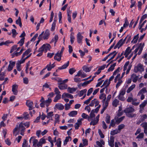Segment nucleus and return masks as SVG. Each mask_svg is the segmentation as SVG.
<instances>
[{
    "label": "nucleus",
    "mask_w": 147,
    "mask_h": 147,
    "mask_svg": "<svg viewBox=\"0 0 147 147\" xmlns=\"http://www.w3.org/2000/svg\"><path fill=\"white\" fill-rule=\"evenodd\" d=\"M31 51V50L30 49H27L24 53L22 55V57L21 59H23L25 56L28 55L30 53Z\"/></svg>",
    "instance_id": "obj_24"
},
{
    "label": "nucleus",
    "mask_w": 147,
    "mask_h": 147,
    "mask_svg": "<svg viewBox=\"0 0 147 147\" xmlns=\"http://www.w3.org/2000/svg\"><path fill=\"white\" fill-rule=\"evenodd\" d=\"M26 104L29 107V110H32L33 109V103L32 102L27 101Z\"/></svg>",
    "instance_id": "obj_13"
},
{
    "label": "nucleus",
    "mask_w": 147,
    "mask_h": 147,
    "mask_svg": "<svg viewBox=\"0 0 147 147\" xmlns=\"http://www.w3.org/2000/svg\"><path fill=\"white\" fill-rule=\"evenodd\" d=\"M51 99L49 98H48V99L46 100L45 102L46 106L48 107L49 105V104L51 102Z\"/></svg>",
    "instance_id": "obj_35"
},
{
    "label": "nucleus",
    "mask_w": 147,
    "mask_h": 147,
    "mask_svg": "<svg viewBox=\"0 0 147 147\" xmlns=\"http://www.w3.org/2000/svg\"><path fill=\"white\" fill-rule=\"evenodd\" d=\"M119 130V125L118 126V130H115L113 131H111V135L113 136L117 134V133L119 132L118 131Z\"/></svg>",
    "instance_id": "obj_34"
},
{
    "label": "nucleus",
    "mask_w": 147,
    "mask_h": 147,
    "mask_svg": "<svg viewBox=\"0 0 147 147\" xmlns=\"http://www.w3.org/2000/svg\"><path fill=\"white\" fill-rule=\"evenodd\" d=\"M99 134L100 135V137L101 138H104L105 137L104 135L100 129H99L98 131Z\"/></svg>",
    "instance_id": "obj_53"
},
{
    "label": "nucleus",
    "mask_w": 147,
    "mask_h": 147,
    "mask_svg": "<svg viewBox=\"0 0 147 147\" xmlns=\"http://www.w3.org/2000/svg\"><path fill=\"white\" fill-rule=\"evenodd\" d=\"M73 34L74 33L72 32L70 34V41L71 44H72L74 43V40L75 39V38Z\"/></svg>",
    "instance_id": "obj_42"
},
{
    "label": "nucleus",
    "mask_w": 147,
    "mask_h": 147,
    "mask_svg": "<svg viewBox=\"0 0 147 147\" xmlns=\"http://www.w3.org/2000/svg\"><path fill=\"white\" fill-rule=\"evenodd\" d=\"M69 138H71V137L70 136L67 137H66L65 139L64 142V144H66L67 142L69 141Z\"/></svg>",
    "instance_id": "obj_60"
},
{
    "label": "nucleus",
    "mask_w": 147,
    "mask_h": 147,
    "mask_svg": "<svg viewBox=\"0 0 147 147\" xmlns=\"http://www.w3.org/2000/svg\"><path fill=\"white\" fill-rule=\"evenodd\" d=\"M102 95H104L105 96V98H104V99H103V100H102V102L103 103H104L105 102V100L106 99V95L104 93H102L100 95V96H99V98L100 99H103V98H102Z\"/></svg>",
    "instance_id": "obj_40"
},
{
    "label": "nucleus",
    "mask_w": 147,
    "mask_h": 147,
    "mask_svg": "<svg viewBox=\"0 0 147 147\" xmlns=\"http://www.w3.org/2000/svg\"><path fill=\"white\" fill-rule=\"evenodd\" d=\"M25 38H21L20 40L18 42V44H20V46H22L24 42Z\"/></svg>",
    "instance_id": "obj_38"
},
{
    "label": "nucleus",
    "mask_w": 147,
    "mask_h": 147,
    "mask_svg": "<svg viewBox=\"0 0 147 147\" xmlns=\"http://www.w3.org/2000/svg\"><path fill=\"white\" fill-rule=\"evenodd\" d=\"M119 102V101L117 99H115L113 102L112 105H113L115 107H116L117 105H118Z\"/></svg>",
    "instance_id": "obj_37"
},
{
    "label": "nucleus",
    "mask_w": 147,
    "mask_h": 147,
    "mask_svg": "<svg viewBox=\"0 0 147 147\" xmlns=\"http://www.w3.org/2000/svg\"><path fill=\"white\" fill-rule=\"evenodd\" d=\"M147 116L146 114H144L142 116H141L140 117L141 121H144V119H146L147 118Z\"/></svg>",
    "instance_id": "obj_57"
},
{
    "label": "nucleus",
    "mask_w": 147,
    "mask_h": 147,
    "mask_svg": "<svg viewBox=\"0 0 147 147\" xmlns=\"http://www.w3.org/2000/svg\"><path fill=\"white\" fill-rule=\"evenodd\" d=\"M56 108L59 110H62L64 109V106L60 103L57 104L55 105Z\"/></svg>",
    "instance_id": "obj_25"
},
{
    "label": "nucleus",
    "mask_w": 147,
    "mask_h": 147,
    "mask_svg": "<svg viewBox=\"0 0 147 147\" xmlns=\"http://www.w3.org/2000/svg\"><path fill=\"white\" fill-rule=\"evenodd\" d=\"M69 61H68L66 63L64 64L62 66L63 69H66L69 66Z\"/></svg>",
    "instance_id": "obj_61"
},
{
    "label": "nucleus",
    "mask_w": 147,
    "mask_h": 147,
    "mask_svg": "<svg viewBox=\"0 0 147 147\" xmlns=\"http://www.w3.org/2000/svg\"><path fill=\"white\" fill-rule=\"evenodd\" d=\"M65 97H67L71 99H72L74 98L73 96L71 94L66 93H64L62 96V98H64Z\"/></svg>",
    "instance_id": "obj_11"
},
{
    "label": "nucleus",
    "mask_w": 147,
    "mask_h": 147,
    "mask_svg": "<svg viewBox=\"0 0 147 147\" xmlns=\"http://www.w3.org/2000/svg\"><path fill=\"white\" fill-rule=\"evenodd\" d=\"M82 69L83 70L86 72H89L90 71V69L89 68L86 66H83Z\"/></svg>",
    "instance_id": "obj_46"
},
{
    "label": "nucleus",
    "mask_w": 147,
    "mask_h": 147,
    "mask_svg": "<svg viewBox=\"0 0 147 147\" xmlns=\"http://www.w3.org/2000/svg\"><path fill=\"white\" fill-rule=\"evenodd\" d=\"M141 125L144 128V129H147V123H143L141 124Z\"/></svg>",
    "instance_id": "obj_59"
},
{
    "label": "nucleus",
    "mask_w": 147,
    "mask_h": 147,
    "mask_svg": "<svg viewBox=\"0 0 147 147\" xmlns=\"http://www.w3.org/2000/svg\"><path fill=\"white\" fill-rule=\"evenodd\" d=\"M87 91V90L85 89L83 90H81L80 92L79 96L81 97L84 94L86 93Z\"/></svg>",
    "instance_id": "obj_45"
},
{
    "label": "nucleus",
    "mask_w": 147,
    "mask_h": 147,
    "mask_svg": "<svg viewBox=\"0 0 147 147\" xmlns=\"http://www.w3.org/2000/svg\"><path fill=\"white\" fill-rule=\"evenodd\" d=\"M77 88H71L70 87H69L67 88V91L68 92L70 93H72L76 90Z\"/></svg>",
    "instance_id": "obj_27"
},
{
    "label": "nucleus",
    "mask_w": 147,
    "mask_h": 147,
    "mask_svg": "<svg viewBox=\"0 0 147 147\" xmlns=\"http://www.w3.org/2000/svg\"><path fill=\"white\" fill-rule=\"evenodd\" d=\"M135 47V46H133L131 49H130V47H128L127 48L124 53V55L125 57H127L129 53L131 52V50L134 49Z\"/></svg>",
    "instance_id": "obj_7"
},
{
    "label": "nucleus",
    "mask_w": 147,
    "mask_h": 147,
    "mask_svg": "<svg viewBox=\"0 0 147 147\" xmlns=\"http://www.w3.org/2000/svg\"><path fill=\"white\" fill-rule=\"evenodd\" d=\"M88 115L84 113H83L82 115V117L83 118L85 119H87V118L88 117Z\"/></svg>",
    "instance_id": "obj_62"
},
{
    "label": "nucleus",
    "mask_w": 147,
    "mask_h": 147,
    "mask_svg": "<svg viewBox=\"0 0 147 147\" xmlns=\"http://www.w3.org/2000/svg\"><path fill=\"white\" fill-rule=\"evenodd\" d=\"M144 133H141L136 137V138L138 139V140L143 138L144 136Z\"/></svg>",
    "instance_id": "obj_51"
},
{
    "label": "nucleus",
    "mask_w": 147,
    "mask_h": 147,
    "mask_svg": "<svg viewBox=\"0 0 147 147\" xmlns=\"http://www.w3.org/2000/svg\"><path fill=\"white\" fill-rule=\"evenodd\" d=\"M43 47L44 49V51L45 52H47V50H50L51 48V46L49 44H44Z\"/></svg>",
    "instance_id": "obj_15"
},
{
    "label": "nucleus",
    "mask_w": 147,
    "mask_h": 147,
    "mask_svg": "<svg viewBox=\"0 0 147 147\" xmlns=\"http://www.w3.org/2000/svg\"><path fill=\"white\" fill-rule=\"evenodd\" d=\"M18 85L16 84H14L12 86V91L14 95H16L17 94L18 91L17 89L18 88Z\"/></svg>",
    "instance_id": "obj_12"
},
{
    "label": "nucleus",
    "mask_w": 147,
    "mask_h": 147,
    "mask_svg": "<svg viewBox=\"0 0 147 147\" xmlns=\"http://www.w3.org/2000/svg\"><path fill=\"white\" fill-rule=\"evenodd\" d=\"M147 104V100H144V102L140 105V112L141 113L142 112V111L144 110V107Z\"/></svg>",
    "instance_id": "obj_8"
},
{
    "label": "nucleus",
    "mask_w": 147,
    "mask_h": 147,
    "mask_svg": "<svg viewBox=\"0 0 147 147\" xmlns=\"http://www.w3.org/2000/svg\"><path fill=\"white\" fill-rule=\"evenodd\" d=\"M134 111V109L132 107H129L126 108L124 112L126 113L127 115L129 117H132L134 115L131 113Z\"/></svg>",
    "instance_id": "obj_2"
},
{
    "label": "nucleus",
    "mask_w": 147,
    "mask_h": 147,
    "mask_svg": "<svg viewBox=\"0 0 147 147\" xmlns=\"http://www.w3.org/2000/svg\"><path fill=\"white\" fill-rule=\"evenodd\" d=\"M83 38V36L81 35L80 32H79L77 35V42L78 43L82 42V40Z\"/></svg>",
    "instance_id": "obj_16"
},
{
    "label": "nucleus",
    "mask_w": 147,
    "mask_h": 147,
    "mask_svg": "<svg viewBox=\"0 0 147 147\" xmlns=\"http://www.w3.org/2000/svg\"><path fill=\"white\" fill-rule=\"evenodd\" d=\"M61 97V95L59 94H57L56 97H55L53 101L54 102H57L58 100L60 99Z\"/></svg>",
    "instance_id": "obj_41"
},
{
    "label": "nucleus",
    "mask_w": 147,
    "mask_h": 147,
    "mask_svg": "<svg viewBox=\"0 0 147 147\" xmlns=\"http://www.w3.org/2000/svg\"><path fill=\"white\" fill-rule=\"evenodd\" d=\"M99 115H98L97 116H96V119L94 120L96 121V122H95V123H93V125H95L98 123V122L99 121Z\"/></svg>",
    "instance_id": "obj_52"
},
{
    "label": "nucleus",
    "mask_w": 147,
    "mask_h": 147,
    "mask_svg": "<svg viewBox=\"0 0 147 147\" xmlns=\"http://www.w3.org/2000/svg\"><path fill=\"white\" fill-rule=\"evenodd\" d=\"M132 105H138L140 103V102L137 101V99L136 98H134L132 102Z\"/></svg>",
    "instance_id": "obj_30"
},
{
    "label": "nucleus",
    "mask_w": 147,
    "mask_h": 147,
    "mask_svg": "<svg viewBox=\"0 0 147 147\" xmlns=\"http://www.w3.org/2000/svg\"><path fill=\"white\" fill-rule=\"evenodd\" d=\"M23 116L22 118H23V119H24L25 120H26L29 119V115L27 112H24V113L23 114Z\"/></svg>",
    "instance_id": "obj_32"
},
{
    "label": "nucleus",
    "mask_w": 147,
    "mask_h": 147,
    "mask_svg": "<svg viewBox=\"0 0 147 147\" xmlns=\"http://www.w3.org/2000/svg\"><path fill=\"white\" fill-rule=\"evenodd\" d=\"M62 55V54L59 53V51L55 54L54 57V59L57 60L58 61H60L61 60Z\"/></svg>",
    "instance_id": "obj_6"
},
{
    "label": "nucleus",
    "mask_w": 147,
    "mask_h": 147,
    "mask_svg": "<svg viewBox=\"0 0 147 147\" xmlns=\"http://www.w3.org/2000/svg\"><path fill=\"white\" fill-rule=\"evenodd\" d=\"M96 98H94L93 100H92L91 103L89 104V106L91 107H93L94 104H95V100H96Z\"/></svg>",
    "instance_id": "obj_54"
},
{
    "label": "nucleus",
    "mask_w": 147,
    "mask_h": 147,
    "mask_svg": "<svg viewBox=\"0 0 147 147\" xmlns=\"http://www.w3.org/2000/svg\"><path fill=\"white\" fill-rule=\"evenodd\" d=\"M129 25V22L127 19H125V22L123 24V27L126 28Z\"/></svg>",
    "instance_id": "obj_50"
},
{
    "label": "nucleus",
    "mask_w": 147,
    "mask_h": 147,
    "mask_svg": "<svg viewBox=\"0 0 147 147\" xmlns=\"http://www.w3.org/2000/svg\"><path fill=\"white\" fill-rule=\"evenodd\" d=\"M144 43H140V46L139 47L136 48L134 51V52L131 53V54H129V55H128L127 57H128V59H129L132 56L133 54H134V55L132 58V59H134L136 56L137 55V54L136 53L138 51L139 49V51L138 53V54L139 55H140L142 52V50L143 49V48L144 46Z\"/></svg>",
    "instance_id": "obj_1"
},
{
    "label": "nucleus",
    "mask_w": 147,
    "mask_h": 147,
    "mask_svg": "<svg viewBox=\"0 0 147 147\" xmlns=\"http://www.w3.org/2000/svg\"><path fill=\"white\" fill-rule=\"evenodd\" d=\"M70 105L68 104V103L65 104V110H69L70 108Z\"/></svg>",
    "instance_id": "obj_63"
},
{
    "label": "nucleus",
    "mask_w": 147,
    "mask_h": 147,
    "mask_svg": "<svg viewBox=\"0 0 147 147\" xmlns=\"http://www.w3.org/2000/svg\"><path fill=\"white\" fill-rule=\"evenodd\" d=\"M33 139V146L36 147L38 142V140H37L35 139V137L33 136L31 137L30 139L29 142L30 143H31V140Z\"/></svg>",
    "instance_id": "obj_10"
},
{
    "label": "nucleus",
    "mask_w": 147,
    "mask_h": 147,
    "mask_svg": "<svg viewBox=\"0 0 147 147\" xmlns=\"http://www.w3.org/2000/svg\"><path fill=\"white\" fill-rule=\"evenodd\" d=\"M53 115V112H50L48 113L47 114V117L48 119H49Z\"/></svg>",
    "instance_id": "obj_48"
},
{
    "label": "nucleus",
    "mask_w": 147,
    "mask_h": 147,
    "mask_svg": "<svg viewBox=\"0 0 147 147\" xmlns=\"http://www.w3.org/2000/svg\"><path fill=\"white\" fill-rule=\"evenodd\" d=\"M74 80L76 82H80L82 81L80 78H76V77L74 78Z\"/></svg>",
    "instance_id": "obj_58"
},
{
    "label": "nucleus",
    "mask_w": 147,
    "mask_h": 147,
    "mask_svg": "<svg viewBox=\"0 0 147 147\" xmlns=\"http://www.w3.org/2000/svg\"><path fill=\"white\" fill-rule=\"evenodd\" d=\"M144 70V68L143 65L141 64H138L135 67L134 69V71L135 72L138 71L142 72Z\"/></svg>",
    "instance_id": "obj_3"
},
{
    "label": "nucleus",
    "mask_w": 147,
    "mask_h": 147,
    "mask_svg": "<svg viewBox=\"0 0 147 147\" xmlns=\"http://www.w3.org/2000/svg\"><path fill=\"white\" fill-rule=\"evenodd\" d=\"M119 109L117 111V116H116L115 117L114 119L115 120L116 123L117 124H119Z\"/></svg>",
    "instance_id": "obj_21"
},
{
    "label": "nucleus",
    "mask_w": 147,
    "mask_h": 147,
    "mask_svg": "<svg viewBox=\"0 0 147 147\" xmlns=\"http://www.w3.org/2000/svg\"><path fill=\"white\" fill-rule=\"evenodd\" d=\"M117 75L115 77V78L114 80V82L115 83L117 82L118 81V82L116 85V88H117L119 87V74H117Z\"/></svg>",
    "instance_id": "obj_9"
},
{
    "label": "nucleus",
    "mask_w": 147,
    "mask_h": 147,
    "mask_svg": "<svg viewBox=\"0 0 147 147\" xmlns=\"http://www.w3.org/2000/svg\"><path fill=\"white\" fill-rule=\"evenodd\" d=\"M50 35V33L49 32V30L48 29L46 30L45 31L44 36H43V39L44 40L48 39Z\"/></svg>",
    "instance_id": "obj_18"
},
{
    "label": "nucleus",
    "mask_w": 147,
    "mask_h": 147,
    "mask_svg": "<svg viewBox=\"0 0 147 147\" xmlns=\"http://www.w3.org/2000/svg\"><path fill=\"white\" fill-rule=\"evenodd\" d=\"M110 116L108 114H107L106 117L105 121L107 123H110Z\"/></svg>",
    "instance_id": "obj_39"
},
{
    "label": "nucleus",
    "mask_w": 147,
    "mask_h": 147,
    "mask_svg": "<svg viewBox=\"0 0 147 147\" xmlns=\"http://www.w3.org/2000/svg\"><path fill=\"white\" fill-rule=\"evenodd\" d=\"M76 70L74 68H71L69 69V73L71 75H72L74 72H76Z\"/></svg>",
    "instance_id": "obj_47"
},
{
    "label": "nucleus",
    "mask_w": 147,
    "mask_h": 147,
    "mask_svg": "<svg viewBox=\"0 0 147 147\" xmlns=\"http://www.w3.org/2000/svg\"><path fill=\"white\" fill-rule=\"evenodd\" d=\"M21 60L22 59H20V61H19L16 63L17 69L18 71H19L21 70V69L20 68L21 64L24 63H22Z\"/></svg>",
    "instance_id": "obj_26"
},
{
    "label": "nucleus",
    "mask_w": 147,
    "mask_h": 147,
    "mask_svg": "<svg viewBox=\"0 0 147 147\" xmlns=\"http://www.w3.org/2000/svg\"><path fill=\"white\" fill-rule=\"evenodd\" d=\"M5 72V71L1 72L0 73V81H2L4 80Z\"/></svg>",
    "instance_id": "obj_31"
},
{
    "label": "nucleus",
    "mask_w": 147,
    "mask_h": 147,
    "mask_svg": "<svg viewBox=\"0 0 147 147\" xmlns=\"http://www.w3.org/2000/svg\"><path fill=\"white\" fill-rule=\"evenodd\" d=\"M79 52L80 53V55L81 56V57L82 58L83 57V56L85 55V52H83L81 50H79Z\"/></svg>",
    "instance_id": "obj_64"
},
{
    "label": "nucleus",
    "mask_w": 147,
    "mask_h": 147,
    "mask_svg": "<svg viewBox=\"0 0 147 147\" xmlns=\"http://www.w3.org/2000/svg\"><path fill=\"white\" fill-rule=\"evenodd\" d=\"M119 67H118L117 69L115 70L114 72H113V76H111V77L109 78V81L110 82L114 78V76H115L117 74L119 73Z\"/></svg>",
    "instance_id": "obj_14"
},
{
    "label": "nucleus",
    "mask_w": 147,
    "mask_h": 147,
    "mask_svg": "<svg viewBox=\"0 0 147 147\" xmlns=\"http://www.w3.org/2000/svg\"><path fill=\"white\" fill-rule=\"evenodd\" d=\"M16 24L19 25L20 27H22V23L21 22V20L20 17L19 16L18 17V19L16 21Z\"/></svg>",
    "instance_id": "obj_29"
},
{
    "label": "nucleus",
    "mask_w": 147,
    "mask_h": 147,
    "mask_svg": "<svg viewBox=\"0 0 147 147\" xmlns=\"http://www.w3.org/2000/svg\"><path fill=\"white\" fill-rule=\"evenodd\" d=\"M138 78L139 77L134 74H133L131 76V78L132 79L133 82L135 83L137 82Z\"/></svg>",
    "instance_id": "obj_19"
},
{
    "label": "nucleus",
    "mask_w": 147,
    "mask_h": 147,
    "mask_svg": "<svg viewBox=\"0 0 147 147\" xmlns=\"http://www.w3.org/2000/svg\"><path fill=\"white\" fill-rule=\"evenodd\" d=\"M116 64V63H114L113 65H111L110 67L107 70L108 72L112 71L114 69V67L115 66Z\"/></svg>",
    "instance_id": "obj_36"
},
{
    "label": "nucleus",
    "mask_w": 147,
    "mask_h": 147,
    "mask_svg": "<svg viewBox=\"0 0 147 147\" xmlns=\"http://www.w3.org/2000/svg\"><path fill=\"white\" fill-rule=\"evenodd\" d=\"M94 109L92 110L91 112V113L90 115V118H93L95 117V115L94 114Z\"/></svg>",
    "instance_id": "obj_44"
},
{
    "label": "nucleus",
    "mask_w": 147,
    "mask_h": 147,
    "mask_svg": "<svg viewBox=\"0 0 147 147\" xmlns=\"http://www.w3.org/2000/svg\"><path fill=\"white\" fill-rule=\"evenodd\" d=\"M127 37H126L123 39H121L120 40V47L125 42V41Z\"/></svg>",
    "instance_id": "obj_49"
},
{
    "label": "nucleus",
    "mask_w": 147,
    "mask_h": 147,
    "mask_svg": "<svg viewBox=\"0 0 147 147\" xmlns=\"http://www.w3.org/2000/svg\"><path fill=\"white\" fill-rule=\"evenodd\" d=\"M135 84H132L127 89V92L128 93H129L135 88Z\"/></svg>",
    "instance_id": "obj_33"
},
{
    "label": "nucleus",
    "mask_w": 147,
    "mask_h": 147,
    "mask_svg": "<svg viewBox=\"0 0 147 147\" xmlns=\"http://www.w3.org/2000/svg\"><path fill=\"white\" fill-rule=\"evenodd\" d=\"M58 38H59L58 35L57 34L55 35L54 38L51 40L50 43H51L54 42V46H55V44L58 40Z\"/></svg>",
    "instance_id": "obj_22"
},
{
    "label": "nucleus",
    "mask_w": 147,
    "mask_h": 147,
    "mask_svg": "<svg viewBox=\"0 0 147 147\" xmlns=\"http://www.w3.org/2000/svg\"><path fill=\"white\" fill-rule=\"evenodd\" d=\"M78 112L76 111H74L70 112L69 114L68 115L70 117H74L76 115Z\"/></svg>",
    "instance_id": "obj_28"
},
{
    "label": "nucleus",
    "mask_w": 147,
    "mask_h": 147,
    "mask_svg": "<svg viewBox=\"0 0 147 147\" xmlns=\"http://www.w3.org/2000/svg\"><path fill=\"white\" fill-rule=\"evenodd\" d=\"M139 39V34H138L135 35L131 41V42L134 44L136 43Z\"/></svg>",
    "instance_id": "obj_23"
},
{
    "label": "nucleus",
    "mask_w": 147,
    "mask_h": 147,
    "mask_svg": "<svg viewBox=\"0 0 147 147\" xmlns=\"http://www.w3.org/2000/svg\"><path fill=\"white\" fill-rule=\"evenodd\" d=\"M146 92V90L145 88H144L138 92L137 94V96H141L140 99L141 100H143L145 98V96L144 95V93Z\"/></svg>",
    "instance_id": "obj_4"
},
{
    "label": "nucleus",
    "mask_w": 147,
    "mask_h": 147,
    "mask_svg": "<svg viewBox=\"0 0 147 147\" xmlns=\"http://www.w3.org/2000/svg\"><path fill=\"white\" fill-rule=\"evenodd\" d=\"M114 137L111 136L110 138V140H109V145L111 146V147H113L114 146Z\"/></svg>",
    "instance_id": "obj_17"
},
{
    "label": "nucleus",
    "mask_w": 147,
    "mask_h": 147,
    "mask_svg": "<svg viewBox=\"0 0 147 147\" xmlns=\"http://www.w3.org/2000/svg\"><path fill=\"white\" fill-rule=\"evenodd\" d=\"M11 31L12 33V37L13 38H15L16 35L18 34V33L16 32V30L15 29H12Z\"/></svg>",
    "instance_id": "obj_43"
},
{
    "label": "nucleus",
    "mask_w": 147,
    "mask_h": 147,
    "mask_svg": "<svg viewBox=\"0 0 147 147\" xmlns=\"http://www.w3.org/2000/svg\"><path fill=\"white\" fill-rule=\"evenodd\" d=\"M18 129L20 131V134L24 136L25 128L23 125V123L22 122H21L19 124Z\"/></svg>",
    "instance_id": "obj_5"
},
{
    "label": "nucleus",
    "mask_w": 147,
    "mask_h": 147,
    "mask_svg": "<svg viewBox=\"0 0 147 147\" xmlns=\"http://www.w3.org/2000/svg\"><path fill=\"white\" fill-rule=\"evenodd\" d=\"M58 87L61 90H63L66 89L67 87V86L66 84H61V83L58 84Z\"/></svg>",
    "instance_id": "obj_20"
},
{
    "label": "nucleus",
    "mask_w": 147,
    "mask_h": 147,
    "mask_svg": "<svg viewBox=\"0 0 147 147\" xmlns=\"http://www.w3.org/2000/svg\"><path fill=\"white\" fill-rule=\"evenodd\" d=\"M93 90V88H90L88 91L87 96H89L92 93Z\"/></svg>",
    "instance_id": "obj_56"
},
{
    "label": "nucleus",
    "mask_w": 147,
    "mask_h": 147,
    "mask_svg": "<svg viewBox=\"0 0 147 147\" xmlns=\"http://www.w3.org/2000/svg\"><path fill=\"white\" fill-rule=\"evenodd\" d=\"M32 55V53H31L29 54L28 55L27 57H26L24 59H22L21 61H22V63H24L26 59H27L28 58H29Z\"/></svg>",
    "instance_id": "obj_55"
}]
</instances>
